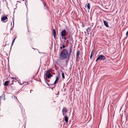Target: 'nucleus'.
Segmentation results:
<instances>
[{"mask_svg":"<svg viewBox=\"0 0 128 128\" xmlns=\"http://www.w3.org/2000/svg\"><path fill=\"white\" fill-rule=\"evenodd\" d=\"M68 52L67 49H64L61 52L60 55V60H64L68 58Z\"/></svg>","mask_w":128,"mask_h":128,"instance_id":"obj_1","label":"nucleus"},{"mask_svg":"<svg viewBox=\"0 0 128 128\" xmlns=\"http://www.w3.org/2000/svg\"><path fill=\"white\" fill-rule=\"evenodd\" d=\"M106 59V58L103 55H100L97 58L96 62H97L98 60H104Z\"/></svg>","mask_w":128,"mask_h":128,"instance_id":"obj_2","label":"nucleus"},{"mask_svg":"<svg viewBox=\"0 0 128 128\" xmlns=\"http://www.w3.org/2000/svg\"><path fill=\"white\" fill-rule=\"evenodd\" d=\"M50 71L49 70H47L46 72V76L48 78H50L52 76V75L50 73Z\"/></svg>","mask_w":128,"mask_h":128,"instance_id":"obj_3","label":"nucleus"},{"mask_svg":"<svg viewBox=\"0 0 128 128\" xmlns=\"http://www.w3.org/2000/svg\"><path fill=\"white\" fill-rule=\"evenodd\" d=\"M66 34V30H64L61 32V36L62 37H64Z\"/></svg>","mask_w":128,"mask_h":128,"instance_id":"obj_4","label":"nucleus"},{"mask_svg":"<svg viewBox=\"0 0 128 128\" xmlns=\"http://www.w3.org/2000/svg\"><path fill=\"white\" fill-rule=\"evenodd\" d=\"M72 49L71 47H70V52H69V53H68V59H69L70 56L71 54V52H72Z\"/></svg>","mask_w":128,"mask_h":128,"instance_id":"obj_5","label":"nucleus"},{"mask_svg":"<svg viewBox=\"0 0 128 128\" xmlns=\"http://www.w3.org/2000/svg\"><path fill=\"white\" fill-rule=\"evenodd\" d=\"M8 19V17L7 16H4L1 18V20L2 21H3L6 20V22H7V21Z\"/></svg>","mask_w":128,"mask_h":128,"instance_id":"obj_6","label":"nucleus"},{"mask_svg":"<svg viewBox=\"0 0 128 128\" xmlns=\"http://www.w3.org/2000/svg\"><path fill=\"white\" fill-rule=\"evenodd\" d=\"M58 79H59L58 77L57 76H56V80L55 81V82H54V84H51V85H55V84H56V82H57V81H58Z\"/></svg>","mask_w":128,"mask_h":128,"instance_id":"obj_7","label":"nucleus"},{"mask_svg":"<svg viewBox=\"0 0 128 128\" xmlns=\"http://www.w3.org/2000/svg\"><path fill=\"white\" fill-rule=\"evenodd\" d=\"M104 25L107 27H109V26L108 24V22H107L105 20H104Z\"/></svg>","mask_w":128,"mask_h":128,"instance_id":"obj_8","label":"nucleus"},{"mask_svg":"<svg viewBox=\"0 0 128 128\" xmlns=\"http://www.w3.org/2000/svg\"><path fill=\"white\" fill-rule=\"evenodd\" d=\"M52 32L53 34L54 38H55L56 35V32L55 30V29H53L52 30Z\"/></svg>","mask_w":128,"mask_h":128,"instance_id":"obj_9","label":"nucleus"},{"mask_svg":"<svg viewBox=\"0 0 128 128\" xmlns=\"http://www.w3.org/2000/svg\"><path fill=\"white\" fill-rule=\"evenodd\" d=\"M62 112L66 113L67 112V110L66 108L64 107L62 110Z\"/></svg>","mask_w":128,"mask_h":128,"instance_id":"obj_10","label":"nucleus"},{"mask_svg":"<svg viewBox=\"0 0 128 128\" xmlns=\"http://www.w3.org/2000/svg\"><path fill=\"white\" fill-rule=\"evenodd\" d=\"M64 120L66 123L68 122V118L67 116H64Z\"/></svg>","mask_w":128,"mask_h":128,"instance_id":"obj_11","label":"nucleus"},{"mask_svg":"<svg viewBox=\"0 0 128 128\" xmlns=\"http://www.w3.org/2000/svg\"><path fill=\"white\" fill-rule=\"evenodd\" d=\"M91 30L90 28L88 27L87 29L86 30V31L87 32L88 34H89Z\"/></svg>","mask_w":128,"mask_h":128,"instance_id":"obj_12","label":"nucleus"},{"mask_svg":"<svg viewBox=\"0 0 128 128\" xmlns=\"http://www.w3.org/2000/svg\"><path fill=\"white\" fill-rule=\"evenodd\" d=\"M80 52V50H78L76 52V60H78V56L79 54V53Z\"/></svg>","mask_w":128,"mask_h":128,"instance_id":"obj_13","label":"nucleus"},{"mask_svg":"<svg viewBox=\"0 0 128 128\" xmlns=\"http://www.w3.org/2000/svg\"><path fill=\"white\" fill-rule=\"evenodd\" d=\"M87 5V6L88 8V10H89L90 9V4L89 3H88L87 4H86L85 6H86Z\"/></svg>","mask_w":128,"mask_h":128,"instance_id":"obj_14","label":"nucleus"},{"mask_svg":"<svg viewBox=\"0 0 128 128\" xmlns=\"http://www.w3.org/2000/svg\"><path fill=\"white\" fill-rule=\"evenodd\" d=\"M9 82V81H5L4 84V85L5 86H7Z\"/></svg>","mask_w":128,"mask_h":128,"instance_id":"obj_15","label":"nucleus"},{"mask_svg":"<svg viewBox=\"0 0 128 128\" xmlns=\"http://www.w3.org/2000/svg\"><path fill=\"white\" fill-rule=\"evenodd\" d=\"M17 37H16L13 40H12V44H11V46H12L13 45V44L14 43V41H15V39Z\"/></svg>","mask_w":128,"mask_h":128,"instance_id":"obj_16","label":"nucleus"},{"mask_svg":"<svg viewBox=\"0 0 128 128\" xmlns=\"http://www.w3.org/2000/svg\"><path fill=\"white\" fill-rule=\"evenodd\" d=\"M13 96L14 97V99H16L18 101V102L20 104H19V105H20V108H21V107H20V104H21L19 102V101L18 100L17 98L16 97H15V96Z\"/></svg>","mask_w":128,"mask_h":128,"instance_id":"obj_17","label":"nucleus"},{"mask_svg":"<svg viewBox=\"0 0 128 128\" xmlns=\"http://www.w3.org/2000/svg\"><path fill=\"white\" fill-rule=\"evenodd\" d=\"M45 81L46 83V84H47L49 86V84H48L47 82H46V81H47L48 82V80H47L46 78H45Z\"/></svg>","mask_w":128,"mask_h":128,"instance_id":"obj_18","label":"nucleus"},{"mask_svg":"<svg viewBox=\"0 0 128 128\" xmlns=\"http://www.w3.org/2000/svg\"><path fill=\"white\" fill-rule=\"evenodd\" d=\"M67 58V60H66V61H65V63H66L67 64H68V62L69 60V59H68V58Z\"/></svg>","mask_w":128,"mask_h":128,"instance_id":"obj_19","label":"nucleus"},{"mask_svg":"<svg viewBox=\"0 0 128 128\" xmlns=\"http://www.w3.org/2000/svg\"><path fill=\"white\" fill-rule=\"evenodd\" d=\"M62 78H64H64L65 77H64V73H63V72H62Z\"/></svg>","mask_w":128,"mask_h":128,"instance_id":"obj_20","label":"nucleus"},{"mask_svg":"<svg viewBox=\"0 0 128 128\" xmlns=\"http://www.w3.org/2000/svg\"><path fill=\"white\" fill-rule=\"evenodd\" d=\"M62 37V38H63V39H64L65 40H66V37Z\"/></svg>","mask_w":128,"mask_h":128,"instance_id":"obj_21","label":"nucleus"},{"mask_svg":"<svg viewBox=\"0 0 128 128\" xmlns=\"http://www.w3.org/2000/svg\"><path fill=\"white\" fill-rule=\"evenodd\" d=\"M43 4L44 7H46V4L45 2L43 3Z\"/></svg>","mask_w":128,"mask_h":128,"instance_id":"obj_22","label":"nucleus"},{"mask_svg":"<svg viewBox=\"0 0 128 128\" xmlns=\"http://www.w3.org/2000/svg\"><path fill=\"white\" fill-rule=\"evenodd\" d=\"M92 52L91 53V54H90V59H91L92 58Z\"/></svg>","mask_w":128,"mask_h":128,"instance_id":"obj_23","label":"nucleus"},{"mask_svg":"<svg viewBox=\"0 0 128 128\" xmlns=\"http://www.w3.org/2000/svg\"><path fill=\"white\" fill-rule=\"evenodd\" d=\"M11 78L14 80H16L17 79L15 78L14 77H11L10 78Z\"/></svg>","mask_w":128,"mask_h":128,"instance_id":"obj_24","label":"nucleus"},{"mask_svg":"<svg viewBox=\"0 0 128 128\" xmlns=\"http://www.w3.org/2000/svg\"><path fill=\"white\" fill-rule=\"evenodd\" d=\"M18 83H19L20 84V85H22V84H23L24 83H24H22V84H21L20 83V82H19V81L18 80Z\"/></svg>","mask_w":128,"mask_h":128,"instance_id":"obj_25","label":"nucleus"},{"mask_svg":"<svg viewBox=\"0 0 128 128\" xmlns=\"http://www.w3.org/2000/svg\"><path fill=\"white\" fill-rule=\"evenodd\" d=\"M62 47L63 48H65V46L64 44V45H63L62 46Z\"/></svg>","mask_w":128,"mask_h":128,"instance_id":"obj_26","label":"nucleus"},{"mask_svg":"<svg viewBox=\"0 0 128 128\" xmlns=\"http://www.w3.org/2000/svg\"><path fill=\"white\" fill-rule=\"evenodd\" d=\"M126 36H128V31L126 33Z\"/></svg>","mask_w":128,"mask_h":128,"instance_id":"obj_27","label":"nucleus"},{"mask_svg":"<svg viewBox=\"0 0 128 128\" xmlns=\"http://www.w3.org/2000/svg\"><path fill=\"white\" fill-rule=\"evenodd\" d=\"M62 115L63 116H64L65 115V114H64V113L65 112H62Z\"/></svg>","mask_w":128,"mask_h":128,"instance_id":"obj_28","label":"nucleus"},{"mask_svg":"<svg viewBox=\"0 0 128 128\" xmlns=\"http://www.w3.org/2000/svg\"><path fill=\"white\" fill-rule=\"evenodd\" d=\"M72 38H71L70 40H70H71L72 41Z\"/></svg>","mask_w":128,"mask_h":128,"instance_id":"obj_29","label":"nucleus"},{"mask_svg":"<svg viewBox=\"0 0 128 128\" xmlns=\"http://www.w3.org/2000/svg\"><path fill=\"white\" fill-rule=\"evenodd\" d=\"M3 0V2H4V1H5V2H7V1H6V0Z\"/></svg>","mask_w":128,"mask_h":128,"instance_id":"obj_30","label":"nucleus"},{"mask_svg":"<svg viewBox=\"0 0 128 128\" xmlns=\"http://www.w3.org/2000/svg\"><path fill=\"white\" fill-rule=\"evenodd\" d=\"M62 48H63L62 47V46H60V49H62Z\"/></svg>","mask_w":128,"mask_h":128,"instance_id":"obj_31","label":"nucleus"},{"mask_svg":"<svg viewBox=\"0 0 128 128\" xmlns=\"http://www.w3.org/2000/svg\"><path fill=\"white\" fill-rule=\"evenodd\" d=\"M15 82L14 80H13L12 81V82L13 83V82Z\"/></svg>","mask_w":128,"mask_h":128,"instance_id":"obj_32","label":"nucleus"},{"mask_svg":"<svg viewBox=\"0 0 128 128\" xmlns=\"http://www.w3.org/2000/svg\"><path fill=\"white\" fill-rule=\"evenodd\" d=\"M13 24H14V21H13Z\"/></svg>","mask_w":128,"mask_h":128,"instance_id":"obj_33","label":"nucleus"},{"mask_svg":"<svg viewBox=\"0 0 128 128\" xmlns=\"http://www.w3.org/2000/svg\"><path fill=\"white\" fill-rule=\"evenodd\" d=\"M28 84V83H27V84Z\"/></svg>","mask_w":128,"mask_h":128,"instance_id":"obj_34","label":"nucleus"}]
</instances>
